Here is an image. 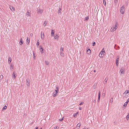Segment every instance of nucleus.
Segmentation results:
<instances>
[{
  "label": "nucleus",
  "instance_id": "b1692460",
  "mask_svg": "<svg viewBox=\"0 0 129 129\" xmlns=\"http://www.w3.org/2000/svg\"><path fill=\"white\" fill-rule=\"evenodd\" d=\"M26 41H27V43H26V44H29V42H30V39H28V38H27V40H26Z\"/></svg>",
  "mask_w": 129,
  "mask_h": 129
},
{
  "label": "nucleus",
  "instance_id": "2f4dec72",
  "mask_svg": "<svg viewBox=\"0 0 129 129\" xmlns=\"http://www.w3.org/2000/svg\"><path fill=\"white\" fill-rule=\"evenodd\" d=\"M39 44H40V43H39V40H38L37 41V43L36 44V45L37 46H38L39 45Z\"/></svg>",
  "mask_w": 129,
  "mask_h": 129
},
{
  "label": "nucleus",
  "instance_id": "603ef678",
  "mask_svg": "<svg viewBox=\"0 0 129 129\" xmlns=\"http://www.w3.org/2000/svg\"><path fill=\"white\" fill-rule=\"evenodd\" d=\"M40 129H42V127Z\"/></svg>",
  "mask_w": 129,
  "mask_h": 129
},
{
  "label": "nucleus",
  "instance_id": "7c9ffc66",
  "mask_svg": "<svg viewBox=\"0 0 129 129\" xmlns=\"http://www.w3.org/2000/svg\"><path fill=\"white\" fill-rule=\"evenodd\" d=\"M103 2L104 5L106 6V1L105 0H103Z\"/></svg>",
  "mask_w": 129,
  "mask_h": 129
},
{
  "label": "nucleus",
  "instance_id": "79ce46f5",
  "mask_svg": "<svg viewBox=\"0 0 129 129\" xmlns=\"http://www.w3.org/2000/svg\"><path fill=\"white\" fill-rule=\"evenodd\" d=\"M115 1H114L115 3H117V2L118 0H115Z\"/></svg>",
  "mask_w": 129,
  "mask_h": 129
},
{
  "label": "nucleus",
  "instance_id": "f257e3e1",
  "mask_svg": "<svg viewBox=\"0 0 129 129\" xmlns=\"http://www.w3.org/2000/svg\"><path fill=\"white\" fill-rule=\"evenodd\" d=\"M117 23H116L115 25L112 27L110 29V31L111 32H113L115 31L117 28Z\"/></svg>",
  "mask_w": 129,
  "mask_h": 129
},
{
  "label": "nucleus",
  "instance_id": "f03ea898",
  "mask_svg": "<svg viewBox=\"0 0 129 129\" xmlns=\"http://www.w3.org/2000/svg\"><path fill=\"white\" fill-rule=\"evenodd\" d=\"M58 87L57 86H56V89L55 90L52 94V96L53 97H55L57 95V93L58 91Z\"/></svg>",
  "mask_w": 129,
  "mask_h": 129
},
{
  "label": "nucleus",
  "instance_id": "0eeeda50",
  "mask_svg": "<svg viewBox=\"0 0 129 129\" xmlns=\"http://www.w3.org/2000/svg\"><path fill=\"white\" fill-rule=\"evenodd\" d=\"M37 13L38 14H42L43 12V10L41 9L40 8H38L37 9Z\"/></svg>",
  "mask_w": 129,
  "mask_h": 129
},
{
  "label": "nucleus",
  "instance_id": "c03bdc74",
  "mask_svg": "<svg viewBox=\"0 0 129 129\" xmlns=\"http://www.w3.org/2000/svg\"><path fill=\"white\" fill-rule=\"evenodd\" d=\"M79 109L80 110H81L82 109V108H81V107H79Z\"/></svg>",
  "mask_w": 129,
  "mask_h": 129
},
{
  "label": "nucleus",
  "instance_id": "f704fd0d",
  "mask_svg": "<svg viewBox=\"0 0 129 129\" xmlns=\"http://www.w3.org/2000/svg\"><path fill=\"white\" fill-rule=\"evenodd\" d=\"M127 104V102H125L124 104L123 105V106L124 107H126Z\"/></svg>",
  "mask_w": 129,
  "mask_h": 129
},
{
  "label": "nucleus",
  "instance_id": "6e6552de",
  "mask_svg": "<svg viewBox=\"0 0 129 129\" xmlns=\"http://www.w3.org/2000/svg\"><path fill=\"white\" fill-rule=\"evenodd\" d=\"M41 38L42 40L44 39V33H42V32H41Z\"/></svg>",
  "mask_w": 129,
  "mask_h": 129
},
{
  "label": "nucleus",
  "instance_id": "09e8293b",
  "mask_svg": "<svg viewBox=\"0 0 129 129\" xmlns=\"http://www.w3.org/2000/svg\"><path fill=\"white\" fill-rule=\"evenodd\" d=\"M94 72H96V70H94Z\"/></svg>",
  "mask_w": 129,
  "mask_h": 129
},
{
  "label": "nucleus",
  "instance_id": "f8f14e48",
  "mask_svg": "<svg viewBox=\"0 0 129 129\" xmlns=\"http://www.w3.org/2000/svg\"><path fill=\"white\" fill-rule=\"evenodd\" d=\"M100 91H99V92L98 94V101L99 102L100 101Z\"/></svg>",
  "mask_w": 129,
  "mask_h": 129
},
{
  "label": "nucleus",
  "instance_id": "20e7f679",
  "mask_svg": "<svg viewBox=\"0 0 129 129\" xmlns=\"http://www.w3.org/2000/svg\"><path fill=\"white\" fill-rule=\"evenodd\" d=\"M125 72V69L123 67L121 68L119 71V72L120 75H124Z\"/></svg>",
  "mask_w": 129,
  "mask_h": 129
},
{
  "label": "nucleus",
  "instance_id": "412c9836",
  "mask_svg": "<svg viewBox=\"0 0 129 129\" xmlns=\"http://www.w3.org/2000/svg\"><path fill=\"white\" fill-rule=\"evenodd\" d=\"M47 23V22L46 21H44L43 24L44 26L45 27L46 26V25Z\"/></svg>",
  "mask_w": 129,
  "mask_h": 129
},
{
  "label": "nucleus",
  "instance_id": "6ab92c4d",
  "mask_svg": "<svg viewBox=\"0 0 129 129\" xmlns=\"http://www.w3.org/2000/svg\"><path fill=\"white\" fill-rule=\"evenodd\" d=\"M118 57L117 58V59L116 60V65L117 66L118 64L119 63V60H118Z\"/></svg>",
  "mask_w": 129,
  "mask_h": 129
},
{
  "label": "nucleus",
  "instance_id": "a878e982",
  "mask_svg": "<svg viewBox=\"0 0 129 129\" xmlns=\"http://www.w3.org/2000/svg\"><path fill=\"white\" fill-rule=\"evenodd\" d=\"M51 36H53L54 35V31L53 30H51Z\"/></svg>",
  "mask_w": 129,
  "mask_h": 129
},
{
  "label": "nucleus",
  "instance_id": "49530a36",
  "mask_svg": "<svg viewBox=\"0 0 129 129\" xmlns=\"http://www.w3.org/2000/svg\"><path fill=\"white\" fill-rule=\"evenodd\" d=\"M88 48H87V52H88V50H89V49H88Z\"/></svg>",
  "mask_w": 129,
  "mask_h": 129
},
{
  "label": "nucleus",
  "instance_id": "4c0bfd02",
  "mask_svg": "<svg viewBox=\"0 0 129 129\" xmlns=\"http://www.w3.org/2000/svg\"><path fill=\"white\" fill-rule=\"evenodd\" d=\"M59 128V127L58 126H56L54 127V129H58Z\"/></svg>",
  "mask_w": 129,
  "mask_h": 129
},
{
  "label": "nucleus",
  "instance_id": "e433bc0d",
  "mask_svg": "<svg viewBox=\"0 0 129 129\" xmlns=\"http://www.w3.org/2000/svg\"><path fill=\"white\" fill-rule=\"evenodd\" d=\"M63 47H62L60 48V51L63 52Z\"/></svg>",
  "mask_w": 129,
  "mask_h": 129
},
{
  "label": "nucleus",
  "instance_id": "4be33fe9",
  "mask_svg": "<svg viewBox=\"0 0 129 129\" xmlns=\"http://www.w3.org/2000/svg\"><path fill=\"white\" fill-rule=\"evenodd\" d=\"M33 59L34 60H35L36 59V56L35 55V53L34 52H33Z\"/></svg>",
  "mask_w": 129,
  "mask_h": 129
},
{
  "label": "nucleus",
  "instance_id": "c85d7f7f",
  "mask_svg": "<svg viewBox=\"0 0 129 129\" xmlns=\"http://www.w3.org/2000/svg\"><path fill=\"white\" fill-rule=\"evenodd\" d=\"M45 63L47 65H48L49 64V62L48 61H45Z\"/></svg>",
  "mask_w": 129,
  "mask_h": 129
},
{
  "label": "nucleus",
  "instance_id": "9d476101",
  "mask_svg": "<svg viewBox=\"0 0 129 129\" xmlns=\"http://www.w3.org/2000/svg\"><path fill=\"white\" fill-rule=\"evenodd\" d=\"M14 65L13 64L11 63L10 64V69L12 71L13 69Z\"/></svg>",
  "mask_w": 129,
  "mask_h": 129
},
{
  "label": "nucleus",
  "instance_id": "473e14b6",
  "mask_svg": "<svg viewBox=\"0 0 129 129\" xmlns=\"http://www.w3.org/2000/svg\"><path fill=\"white\" fill-rule=\"evenodd\" d=\"M7 107L6 106H5L2 109L3 110L6 109L7 108Z\"/></svg>",
  "mask_w": 129,
  "mask_h": 129
},
{
  "label": "nucleus",
  "instance_id": "ddd939ff",
  "mask_svg": "<svg viewBox=\"0 0 129 129\" xmlns=\"http://www.w3.org/2000/svg\"><path fill=\"white\" fill-rule=\"evenodd\" d=\"M39 50L41 53H43L44 52L43 51V49L41 46L40 47Z\"/></svg>",
  "mask_w": 129,
  "mask_h": 129
},
{
  "label": "nucleus",
  "instance_id": "9b49d317",
  "mask_svg": "<svg viewBox=\"0 0 129 129\" xmlns=\"http://www.w3.org/2000/svg\"><path fill=\"white\" fill-rule=\"evenodd\" d=\"M59 38V36L57 35H55L54 36V39L58 40Z\"/></svg>",
  "mask_w": 129,
  "mask_h": 129
},
{
  "label": "nucleus",
  "instance_id": "aec40b11",
  "mask_svg": "<svg viewBox=\"0 0 129 129\" xmlns=\"http://www.w3.org/2000/svg\"><path fill=\"white\" fill-rule=\"evenodd\" d=\"M12 61V59L10 57H9L8 58V63L9 64Z\"/></svg>",
  "mask_w": 129,
  "mask_h": 129
},
{
  "label": "nucleus",
  "instance_id": "bb28decb",
  "mask_svg": "<svg viewBox=\"0 0 129 129\" xmlns=\"http://www.w3.org/2000/svg\"><path fill=\"white\" fill-rule=\"evenodd\" d=\"M126 118L127 120H129V113L126 116Z\"/></svg>",
  "mask_w": 129,
  "mask_h": 129
},
{
  "label": "nucleus",
  "instance_id": "37998d69",
  "mask_svg": "<svg viewBox=\"0 0 129 129\" xmlns=\"http://www.w3.org/2000/svg\"><path fill=\"white\" fill-rule=\"evenodd\" d=\"M113 99H112V100H110V102L111 103H112L113 102Z\"/></svg>",
  "mask_w": 129,
  "mask_h": 129
},
{
  "label": "nucleus",
  "instance_id": "8fccbe9b",
  "mask_svg": "<svg viewBox=\"0 0 129 129\" xmlns=\"http://www.w3.org/2000/svg\"><path fill=\"white\" fill-rule=\"evenodd\" d=\"M88 129V128H84V129Z\"/></svg>",
  "mask_w": 129,
  "mask_h": 129
},
{
  "label": "nucleus",
  "instance_id": "39448f33",
  "mask_svg": "<svg viewBox=\"0 0 129 129\" xmlns=\"http://www.w3.org/2000/svg\"><path fill=\"white\" fill-rule=\"evenodd\" d=\"M123 97L125 98H127L129 96V91L128 90H126L125 92L123 94Z\"/></svg>",
  "mask_w": 129,
  "mask_h": 129
},
{
  "label": "nucleus",
  "instance_id": "7ed1b4c3",
  "mask_svg": "<svg viewBox=\"0 0 129 129\" xmlns=\"http://www.w3.org/2000/svg\"><path fill=\"white\" fill-rule=\"evenodd\" d=\"M105 52L104 48H103L102 51L99 54V57L101 58H102L104 56Z\"/></svg>",
  "mask_w": 129,
  "mask_h": 129
},
{
  "label": "nucleus",
  "instance_id": "4468645a",
  "mask_svg": "<svg viewBox=\"0 0 129 129\" xmlns=\"http://www.w3.org/2000/svg\"><path fill=\"white\" fill-rule=\"evenodd\" d=\"M30 82L29 80H26V85L27 86H29Z\"/></svg>",
  "mask_w": 129,
  "mask_h": 129
},
{
  "label": "nucleus",
  "instance_id": "a211bd4d",
  "mask_svg": "<svg viewBox=\"0 0 129 129\" xmlns=\"http://www.w3.org/2000/svg\"><path fill=\"white\" fill-rule=\"evenodd\" d=\"M60 55L62 57H64V54L63 52L61 51L60 52Z\"/></svg>",
  "mask_w": 129,
  "mask_h": 129
},
{
  "label": "nucleus",
  "instance_id": "393cba45",
  "mask_svg": "<svg viewBox=\"0 0 129 129\" xmlns=\"http://www.w3.org/2000/svg\"><path fill=\"white\" fill-rule=\"evenodd\" d=\"M81 126V124L80 123H78L76 126V127L79 128Z\"/></svg>",
  "mask_w": 129,
  "mask_h": 129
},
{
  "label": "nucleus",
  "instance_id": "a18cd8bd",
  "mask_svg": "<svg viewBox=\"0 0 129 129\" xmlns=\"http://www.w3.org/2000/svg\"><path fill=\"white\" fill-rule=\"evenodd\" d=\"M30 36H33V34L32 33L30 34Z\"/></svg>",
  "mask_w": 129,
  "mask_h": 129
},
{
  "label": "nucleus",
  "instance_id": "dca6fc26",
  "mask_svg": "<svg viewBox=\"0 0 129 129\" xmlns=\"http://www.w3.org/2000/svg\"><path fill=\"white\" fill-rule=\"evenodd\" d=\"M23 43V42L22 41V39L21 38L20 40L19 44L20 45H21Z\"/></svg>",
  "mask_w": 129,
  "mask_h": 129
},
{
  "label": "nucleus",
  "instance_id": "72a5a7b5",
  "mask_svg": "<svg viewBox=\"0 0 129 129\" xmlns=\"http://www.w3.org/2000/svg\"><path fill=\"white\" fill-rule=\"evenodd\" d=\"M3 78V75H0V79L2 80Z\"/></svg>",
  "mask_w": 129,
  "mask_h": 129
},
{
  "label": "nucleus",
  "instance_id": "3c124183",
  "mask_svg": "<svg viewBox=\"0 0 129 129\" xmlns=\"http://www.w3.org/2000/svg\"><path fill=\"white\" fill-rule=\"evenodd\" d=\"M89 51H90V52H91V50H90V49H89Z\"/></svg>",
  "mask_w": 129,
  "mask_h": 129
},
{
  "label": "nucleus",
  "instance_id": "58836bf2",
  "mask_svg": "<svg viewBox=\"0 0 129 129\" xmlns=\"http://www.w3.org/2000/svg\"><path fill=\"white\" fill-rule=\"evenodd\" d=\"M83 104V102H81V103H80V104H79V105H81L82 104Z\"/></svg>",
  "mask_w": 129,
  "mask_h": 129
},
{
  "label": "nucleus",
  "instance_id": "ea45409f",
  "mask_svg": "<svg viewBox=\"0 0 129 129\" xmlns=\"http://www.w3.org/2000/svg\"><path fill=\"white\" fill-rule=\"evenodd\" d=\"M129 101V99H127V101H126V102H127V103H128V102Z\"/></svg>",
  "mask_w": 129,
  "mask_h": 129
},
{
  "label": "nucleus",
  "instance_id": "1a4fd4ad",
  "mask_svg": "<svg viewBox=\"0 0 129 129\" xmlns=\"http://www.w3.org/2000/svg\"><path fill=\"white\" fill-rule=\"evenodd\" d=\"M26 16L27 17H31L30 12H29L28 11H27L26 13Z\"/></svg>",
  "mask_w": 129,
  "mask_h": 129
},
{
  "label": "nucleus",
  "instance_id": "de8ad7c7",
  "mask_svg": "<svg viewBox=\"0 0 129 129\" xmlns=\"http://www.w3.org/2000/svg\"><path fill=\"white\" fill-rule=\"evenodd\" d=\"M35 129H38V127H37Z\"/></svg>",
  "mask_w": 129,
  "mask_h": 129
},
{
  "label": "nucleus",
  "instance_id": "5701e85b",
  "mask_svg": "<svg viewBox=\"0 0 129 129\" xmlns=\"http://www.w3.org/2000/svg\"><path fill=\"white\" fill-rule=\"evenodd\" d=\"M78 112H77L76 113L74 114L73 115L74 117H76L77 116V115L78 114Z\"/></svg>",
  "mask_w": 129,
  "mask_h": 129
},
{
  "label": "nucleus",
  "instance_id": "cd10ccee",
  "mask_svg": "<svg viewBox=\"0 0 129 129\" xmlns=\"http://www.w3.org/2000/svg\"><path fill=\"white\" fill-rule=\"evenodd\" d=\"M88 19H89V17L88 16H87V17H86L85 18V19L84 20V21H87L88 20Z\"/></svg>",
  "mask_w": 129,
  "mask_h": 129
},
{
  "label": "nucleus",
  "instance_id": "a19ab883",
  "mask_svg": "<svg viewBox=\"0 0 129 129\" xmlns=\"http://www.w3.org/2000/svg\"><path fill=\"white\" fill-rule=\"evenodd\" d=\"M95 45V42H94V43H93V46H94Z\"/></svg>",
  "mask_w": 129,
  "mask_h": 129
},
{
  "label": "nucleus",
  "instance_id": "c9c22d12",
  "mask_svg": "<svg viewBox=\"0 0 129 129\" xmlns=\"http://www.w3.org/2000/svg\"><path fill=\"white\" fill-rule=\"evenodd\" d=\"M63 118H62V119H59V121H63Z\"/></svg>",
  "mask_w": 129,
  "mask_h": 129
},
{
  "label": "nucleus",
  "instance_id": "f3484780",
  "mask_svg": "<svg viewBox=\"0 0 129 129\" xmlns=\"http://www.w3.org/2000/svg\"><path fill=\"white\" fill-rule=\"evenodd\" d=\"M12 76L13 77L14 79H15L16 78V74L15 72H13L12 75Z\"/></svg>",
  "mask_w": 129,
  "mask_h": 129
},
{
  "label": "nucleus",
  "instance_id": "c756f323",
  "mask_svg": "<svg viewBox=\"0 0 129 129\" xmlns=\"http://www.w3.org/2000/svg\"><path fill=\"white\" fill-rule=\"evenodd\" d=\"M61 9L59 8V9L58 10V13H61Z\"/></svg>",
  "mask_w": 129,
  "mask_h": 129
},
{
  "label": "nucleus",
  "instance_id": "2eb2a0df",
  "mask_svg": "<svg viewBox=\"0 0 129 129\" xmlns=\"http://www.w3.org/2000/svg\"><path fill=\"white\" fill-rule=\"evenodd\" d=\"M10 9L13 12L15 10V8L12 6L10 7Z\"/></svg>",
  "mask_w": 129,
  "mask_h": 129
},
{
  "label": "nucleus",
  "instance_id": "423d86ee",
  "mask_svg": "<svg viewBox=\"0 0 129 129\" xmlns=\"http://www.w3.org/2000/svg\"><path fill=\"white\" fill-rule=\"evenodd\" d=\"M125 9L123 6H122L120 9V12L121 13L123 14H124Z\"/></svg>",
  "mask_w": 129,
  "mask_h": 129
}]
</instances>
